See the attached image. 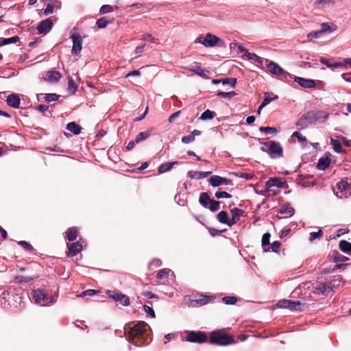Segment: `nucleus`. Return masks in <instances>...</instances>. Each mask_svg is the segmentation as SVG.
Returning <instances> with one entry per match:
<instances>
[{
    "mask_svg": "<svg viewBox=\"0 0 351 351\" xmlns=\"http://www.w3.org/2000/svg\"><path fill=\"white\" fill-rule=\"evenodd\" d=\"M178 161H174V162H165V163L160 165L158 169V173L161 174L167 171L171 170L173 168V165L176 164H178Z\"/></svg>",
    "mask_w": 351,
    "mask_h": 351,
    "instance_id": "c756f323",
    "label": "nucleus"
},
{
    "mask_svg": "<svg viewBox=\"0 0 351 351\" xmlns=\"http://www.w3.org/2000/svg\"><path fill=\"white\" fill-rule=\"evenodd\" d=\"M106 294L109 298L116 302H120L123 306L130 305V298L128 295L121 293L117 291H108Z\"/></svg>",
    "mask_w": 351,
    "mask_h": 351,
    "instance_id": "1a4fd4ad",
    "label": "nucleus"
},
{
    "mask_svg": "<svg viewBox=\"0 0 351 351\" xmlns=\"http://www.w3.org/2000/svg\"><path fill=\"white\" fill-rule=\"evenodd\" d=\"M149 325L143 321H140L130 328L128 332L127 339L136 346L148 343Z\"/></svg>",
    "mask_w": 351,
    "mask_h": 351,
    "instance_id": "f257e3e1",
    "label": "nucleus"
},
{
    "mask_svg": "<svg viewBox=\"0 0 351 351\" xmlns=\"http://www.w3.org/2000/svg\"><path fill=\"white\" fill-rule=\"evenodd\" d=\"M330 144L332 145L334 150L337 153L345 152V151L342 148L341 142L339 141L331 138L330 139Z\"/></svg>",
    "mask_w": 351,
    "mask_h": 351,
    "instance_id": "e433bc0d",
    "label": "nucleus"
},
{
    "mask_svg": "<svg viewBox=\"0 0 351 351\" xmlns=\"http://www.w3.org/2000/svg\"><path fill=\"white\" fill-rule=\"evenodd\" d=\"M230 212L232 214L231 223H232V226L237 223L239 217L244 216L245 214V211L243 210L238 208H232Z\"/></svg>",
    "mask_w": 351,
    "mask_h": 351,
    "instance_id": "5701e85b",
    "label": "nucleus"
},
{
    "mask_svg": "<svg viewBox=\"0 0 351 351\" xmlns=\"http://www.w3.org/2000/svg\"><path fill=\"white\" fill-rule=\"evenodd\" d=\"M69 251L66 252L68 257H73L82 250V245L79 241L67 244Z\"/></svg>",
    "mask_w": 351,
    "mask_h": 351,
    "instance_id": "2eb2a0df",
    "label": "nucleus"
},
{
    "mask_svg": "<svg viewBox=\"0 0 351 351\" xmlns=\"http://www.w3.org/2000/svg\"><path fill=\"white\" fill-rule=\"evenodd\" d=\"M267 69L270 73L275 75L281 76L285 75L287 76L289 75L285 70L281 68L277 63L272 61H270L267 64Z\"/></svg>",
    "mask_w": 351,
    "mask_h": 351,
    "instance_id": "ddd939ff",
    "label": "nucleus"
},
{
    "mask_svg": "<svg viewBox=\"0 0 351 351\" xmlns=\"http://www.w3.org/2000/svg\"><path fill=\"white\" fill-rule=\"evenodd\" d=\"M68 85V89L74 93L77 90V86L75 84V82L72 79H70L69 80Z\"/></svg>",
    "mask_w": 351,
    "mask_h": 351,
    "instance_id": "0e129e2a",
    "label": "nucleus"
},
{
    "mask_svg": "<svg viewBox=\"0 0 351 351\" xmlns=\"http://www.w3.org/2000/svg\"><path fill=\"white\" fill-rule=\"evenodd\" d=\"M111 22L107 17H101L97 20L96 25L98 28L103 29L106 27Z\"/></svg>",
    "mask_w": 351,
    "mask_h": 351,
    "instance_id": "4c0bfd02",
    "label": "nucleus"
},
{
    "mask_svg": "<svg viewBox=\"0 0 351 351\" xmlns=\"http://www.w3.org/2000/svg\"><path fill=\"white\" fill-rule=\"evenodd\" d=\"M322 35V32L320 30H319V31H315V32H310L308 34L307 37L311 40H312V38H319Z\"/></svg>",
    "mask_w": 351,
    "mask_h": 351,
    "instance_id": "680f3d73",
    "label": "nucleus"
},
{
    "mask_svg": "<svg viewBox=\"0 0 351 351\" xmlns=\"http://www.w3.org/2000/svg\"><path fill=\"white\" fill-rule=\"evenodd\" d=\"M169 269H162L158 271L156 278L159 280H165L167 279L169 276Z\"/></svg>",
    "mask_w": 351,
    "mask_h": 351,
    "instance_id": "c03bdc74",
    "label": "nucleus"
},
{
    "mask_svg": "<svg viewBox=\"0 0 351 351\" xmlns=\"http://www.w3.org/2000/svg\"><path fill=\"white\" fill-rule=\"evenodd\" d=\"M292 137H296L299 142L304 143H306V138L298 132H295L292 134Z\"/></svg>",
    "mask_w": 351,
    "mask_h": 351,
    "instance_id": "6e6d98bb",
    "label": "nucleus"
},
{
    "mask_svg": "<svg viewBox=\"0 0 351 351\" xmlns=\"http://www.w3.org/2000/svg\"><path fill=\"white\" fill-rule=\"evenodd\" d=\"M210 343L220 346H226L236 343L234 338L226 334L222 330L213 331L211 332Z\"/></svg>",
    "mask_w": 351,
    "mask_h": 351,
    "instance_id": "f03ea898",
    "label": "nucleus"
},
{
    "mask_svg": "<svg viewBox=\"0 0 351 351\" xmlns=\"http://www.w3.org/2000/svg\"><path fill=\"white\" fill-rule=\"evenodd\" d=\"M53 27V22L50 19L42 21L37 27L40 34H46Z\"/></svg>",
    "mask_w": 351,
    "mask_h": 351,
    "instance_id": "dca6fc26",
    "label": "nucleus"
},
{
    "mask_svg": "<svg viewBox=\"0 0 351 351\" xmlns=\"http://www.w3.org/2000/svg\"><path fill=\"white\" fill-rule=\"evenodd\" d=\"M219 208L220 202L213 199L210 200L207 207V208H209V210L212 212H215L218 210Z\"/></svg>",
    "mask_w": 351,
    "mask_h": 351,
    "instance_id": "ea45409f",
    "label": "nucleus"
},
{
    "mask_svg": "<svg viewBox=\"0 0 351 351\" xmlns=\"http://www.w3.org/2000/svg\"><path fill=\"white\" fill-rule=\"evenodd\" d=\"M154 131V128L151 127L147 131L140 132L135 138V142L139 143L140 142L147 139L151 135V133Z\"/></svg>",
    "mask_w": 351,
    "mask_h": 351,
    "instance_id": "bb28decb",
    "label": "nucleus"
},
{
    "mask_svg": "<svg viewBox=\"0 0 351 351\" xmlns=\"http://www.w3.org/2000/svg\"><path fill=\"white\" fill-rule=\"evenodd\" d=\"M278 306L281 308H289L291 311H302L304 306L299 301H292L290 300H282L278 302Z\"/></svg>",
    "mask_w": 351,
    "mask_h": 351,
    "instance_id": "6e6552de",
    "label": "nucleus"
},
{
    "mask_svg": "<svg viewBox=\"0 0 351 351\" xmlns=\"http://www.w3.org/2000/svg\"><path fill=\"white\" fill-rule=\"evenodd\" d=\"M235 176L241 178H244L247 180H252L254 177V175L252 173H247L243 172L236 173Z\"/></svg>",
    "mask_w": 351,
    "mask_h": 351,
    "instance_id": "603ef678",
    "label": "nucleus"
},
{
    "mask_svg": "<svg viewBox=\"0 0 351 351\" xmlns=\"http://www.w3.org/2000/svg\"><path fill=\"white\" fill-rule=\"evenodd\" d=\"M219 41V38L212 34L208 33L202 40V37H198L195 40L196 43H202L206 47H213Z\"/></svg>",
    "mask_w": 351,
    "mask_h": 351,
    "instance_id": "0eeeda50",
    "label": "nucleus"
},
{
    "mask_svg": "<svg viewBox=\"0 0 351 351\" xmlns=\"http://www.w3.org/2000/svg\"><path fill=\"white\" fill-rule=\"evenodd\" d=\"M259 130L261 132H264L266 134H274L277 132L276 128L273 127H261Z\"/></svg>",
    "mask_w": 351,
    "mask_h": 351,
    "instance_id": "5fc2aeb1",
    "label": "nucleus"
},
{
    "mask_svg": "<svg viewBox=\"0 0 351 351\" xmlns=\"http://www.w3.org/2000/svg\"><path fill=\"white\" fill-rule=\"evenodd\" d=\"M214 298H215L213 296H206L203 294H195L191 300V303L193 306H204Z\"/></svg>",
    "mask_w": 351,
    "mask_h": 351,
    "instance_id": "9d476101",
    "label": "nucleus"
},
{
    "mask_svg": "<svg viewBox=\"0 0 351 351\" xmlns=\"http://www.w3.org/2000/svg\"><path fill=\"white\" fill-rule=\"evenodd\" d=\"M221 83L223 85H230L231 87H234L237 84V79L234 77H226L221 79Z\"/></svg>",
    "mask_w": 351,
    "mask_h": 351,
    "instance_id": "79ce46f5",
    "label": "nucleus"
},
{
    "mask_svg": "<svg viewBox=\"0 0 351 351\" xmlns=\"http://www.w3.org/2000/svg\"><path fill=\"white\" fill-rule=\"evenodd\" d=\"M33 298L36 304H40L41 306L48 305L52 302L51 298L47 295L45 290L43 289L34 291Z\"/></svg>",
    "mask_w": 351,
    "mask_h": 351,
    "instance_id": "423d86ee",
    "label": "nucleus"
},
{
    "mask_svg": "<svg viewBox=\"0 0 351 351\" xmlns=\"http://www.w3.org/2000/svg\"><path fill=\"white\" fill-rule=\"evenodd\" d=\"M99 292V291H96L95 289H88V290H86V291H83L82 293H81V294L79 296H81V297H84V296H86V295L92 296V295H94L98 293Z\"/></svg>",
    "mask_w": 351,
    "mask_h": 351,
    "instance_id": "4d7b16f0",
    "label": "nucleus"
},
{
    "mask_svg": "<svg viewBox=\"0 0 351 351\" xmlns=\"http://www.w3.org/2000/svg\"><path fill=\"white\" fill-rule=\"evenodd\" d=\"M143 308L145 311L149 314L152 317L154 318L156 317L155 312L152 307L149 305H144Z\"/></svg>",
    "mask_w": 351,
    "mask_h": 351,
    "instance_id": "69168bd1",
    "label": "nucleus"
},
{
    "mask_svg": "<svg viewBox=\"0 0 351 351\" xmlns=\"http://www.w3.org/2000/svg\"><path fill=\"white\" fill-rule=\"evenodd\" d=\"M330 159L328 157H322L318 161L317 167L319 170H324L330 165Z\"/></svg>",
    "mask_w": 351,
    "mask_h": 351,
    "instance_id": "2f4dec72",
    "label": "nucleus"
},
{
    "mask_svg": "<svg viewBox=\"0 0 351 351\" xmlns=\"http://www.w3.org/2000/svg\"><path fill=\"white\" fill-rule=\"evenodd\" d=\"M217 95L219 97H227L228 99L232 98V97L237 95V93L234 91L230 92H218Z\"/></svg>",
    "mask_w": 351,
    "mask_h": 351,
    "instance_id": "8fccbe9b",
    "label": "nucleus"
},
{
    "mask_svg": "<svg viewBox=\"0 0 351 351\" xmlns=\"http://www.w3.org/2000/svg\"><path fill=\"white\" fill-rule=\"evenodd\" d=\"M215 197L217 199L221 198H231L232 195L226 191H218L215 193Z\"/></svg>",
    "mask_w": 351,
    "mask_h": 351,
    "instance_id": "bf43d9fd",
    "label": "nucleus"
},
{
    "mask_svg": "<svg viewBox=\"0 0 351 351\" xmlns=\"http://www.w3.org/2000/svg\"><path fill=\"white\" fill-rule=\"evenodd\" d=\"M35 277L33 276H16L14 279L19 283H28L34 280Z\"/></svg>",
    "mask_w": 351,
    "mask_h": 351,
    "instance_id": "58836bf2",
    "label": "nucleus"
},
{
    "mask_svg": "<svg viewBox=\"0 0 351 351\" xmlns=\"http://www.w3.org/2000/svg\"><path fill=\"white\" fill-rule=\"evenodd\" d=\"M278 98V95H274L273 93L267 92L265 93V98L261 105V108L267 106L271 101H274Z\"/></svg>",
    "mask_w": 351,
    "mask_h": 351,
    "instance_id": "c85d7f7f",
    "label": "nucleus"
},
{
    "mask_svg": "<svg viewBox=\"0 0 351 351\" xmlns=\"http://www.w3.org/2000/svg\"><path fill=\"white\" fill-rule=\"evenodd\" d=\"M308 123H307L306 120L304 119L303 115L295 123V126L298 130H304L308 126Z\"/></svg>",
    "mask_w": 351,
    "mask_h": 351,
    "instance_id": "37998d69",
    "label": "nucleus"
},
{
    "mask_svg": "<svg viewBox=\"0 0 351 351\" xmlns=\"http://www.w3.org/2000/svg\"><path fill=\"white\" fill-rule=\"evenodd\" d=\"M7 104L9 106L18 108L20 105V98L16 94H11L7 97Z\"/></svg>",
    "mask_w": 351,
    "mask_h": 351,
    "instance_id": "412c9836",
    "label": "nucleus"
},
{
    "mask_svg": "<svg viewBox=\"0 0 351 351\" xmlns=\"http://www.w3.org/2000/svg\"><path fill=\"white\" fill-rule=\"evenodd\" d=\"M19 245H20L21 247H23L25 250H26L27 251L32 252L34 250V247H32V245L29 243H28L25 241H19Z\"/></svg>",
    "mask_w": 351,
    "mask_h": 351,
    "instance_id": "864d4df0",
    "label": "nucleus"
},
{
    "mask_svg": "<svg viewBox=\"0 0 351 351\" xmlns=\"http://www.w3.org/2000/svg\"><path fill=\"white\" fill-rule=\"evenodd\" d=\"M211 199L208 193L204 192L201 193L199 202L204 207L207 208Z\"/></svg>",
    "mask_w": 351,
    "mask_h": 351,
    "instance_id": "f704fd0d",
    "label": "nucleus"
},
{
    "mask_svg": "<svg viewBox=\"0 0 351 351\" xmlns=\"http://www.w3.org/2000/svg\"><path fill=\"white\" fill-rule=\"evenodd\" d=\"M323 231L319 230L317 232H312L310 233L309 240L313 241L315 239H320L323 236Z\"/></svg>",
    "mask_w": 351,
    "mask_h": 351,
    "instance_id": "de8ad7c7",
    "label": "nucleus"
},
{
    "mask_svg": "<svg viewBox=\"0 0 351 351\" xmlns=\"http://www.w3.org/2000/svg\"><path fill=\"white\" fill-rule=\"evenodd\" d=\"M315 293L317 294L327 295L329 293L327 289L326 282H318L314 286Z\"/></svg>",
    "mask_w": 351,
    "mask_h": 351,
    "instance_id": "cd10ccee",
    "label": "nucleus"
},
{
    "mask_svg": "<svg viewBox=\"0 0 351 351\" xmlns=\"http://www.w3.org/2000/svg\"><path fill=\"white\" fill-rule=\"evenodd\" d=\"M189 70L194 72L195 73L203 76L204 75V70L199 66L195 65L189 68Z\"/></svg>",
    "mask_w": 351,
    "mask_h": 351,
    "instance_id": "49530a36",
    "label": "nucleus"
},
{
    "mask_svg": "<svg viewBox=\"0 0 351 351\" xmlns=\"http://www.w3.org/2000/svg\"><path fill=\"white\" fill-rule=\"evenodd\" d=\"M65 237L69 241H75L78 236V229L76 227L69 228L65 232Z\"/></svg>",
    "mask_w": 351,
    "mask_h": 351,
    "instance_id": "393cba45",
    "label": "nucleus"
},
{
    "mask_svg": "<svg viewBox=\"0 0 351 351\" xmlns=\"http://www.w3.org/2000/svg\"><path fill=\"white\" fill-rule=\"evenodd\" d=\"M60 95H56V93L46 94L45 96V101L47 102L55 101L58 99Z\"/></svg>",
    "mask_w": 351,
    "mask_h": 351,
    "instance_id": "09e8293b",
    "label": "nucleus"
},
{
    "mask_svg": "<svg viewBox=\"0 0 351 351\" xmlns=\"http://www.w3.org/2000/svg\"><path fill=\"white\" fill-rule=\"evenodd\" d=\"M304 119L306 120L307 123L313 124L322 119L326 120L328 119V114L326 112L323 110H311L303 114Z\"/></svg>",
    "mask_w": 351,
    "mask_h": 351,
    "instance_id": "20e7f679",
    "label": "nucleus"
},
{
    "mask_svg": "<svg viewBox=\"0 0 351 351\" xmlns=\"http://www.w3.org/2000/svg\"><path fill=\"white\" fill-rule=\"evenodd\" d=\"M71 38L73 41V47H72V53L75 55H78L82 49V36L77 34H73L71 36Z\"/></svg>",
    "mask_w": 351,
    "mask_h": 351,
    "instance_id": "9b49d317",
    "label": "nucleus"
},
{
    "mask_svg": "<svg viewBox=\"0 0 351 351\" xmlns=\"http://www.w3.org/2000/svg\"><path fill=\"white\" fill-rule=\"evenodd\" d=\"M194 141H195V138L193 137V135H192L191 134H190L187 136H185L182 137V142L185 144L190 143Z\"/></svg>",
    "mask_w": 351,
    "mask_h": 351,
    "instance_id": "e2e57ef3",
    "label": "nucleus"
},
{
    "mask_svg": "<svg viewBox=\"0 0 351 351\" xmlns=\"http://www.w3.org/2000/svg\"><path fill=\"white\" fill-rule=\"evenodd\" d=\"M66 129L77 135L81 132L82 128L75 122H70L66 125Z\"/></svg>",
    "mask_w": 351,
    "mask_h": 351,
    "instance_id": "473e14b6",
    "label": "nucleus"
},
{
    "mask_svg": "<svg viewBox=\"0 0 351 351\" xmlns=\"http://www.w3.org/2000/svg\"><path fill=\"white\" fill-rule=\"evenodd\" d=\"M343 279L340 276H337V278H335L334 279L328 281L326 282L327 289H328L329 292L331 291H333L335 289H337L340 286L343 285Z\"/></svg>",
    "mask_w": 351,
    "mask_h": 351,
    "instance_id": "6ab92c4d",
    "label": "nucleus"
},
{
    "mask_svg": "<svg viewBox=\"0 0 351 351\" xmlns=\"http://www.w3.org/2000/svg\"><path fill=\"white\" fill-rule=\"evenodd\" d=\"M294 81L300 86L306 88H314L316 86L315 80L300 77H295Z\"/></svg>",
    "mask_w": 351,
    "mask_h": 351,
    "instance_id": "a211bd4d",
    "label": "nucleus"
},
{
    "mask_svg": "<svg viewBox=\"0 0 351 351\" xmlns=\"http://www.w3.org/2000/svg\"><path fill=\"white\" fill-rule=\"evenodd\" d=\"M245 56H246L248 60H253L258 64L263 63V59L254 53H250L249 51H247Z\"/></svg>",
    "mask_w": 351,
    "mask_h": 351,
    "instance_id": "a19ab883",
    "label": "nucleus"
},
{
    "mask_svg": "<svg viewBox=\"0 0 351 351\" xmlns=\"http://www.w3.org/2000/svg\"><path fill=\"white\" fill-rule=\"evenodd\" d=\"M322 29H320V31L322 32V33L323 34L324 32H326V31H328L330 32H332L331 29H330V25H328V23H323L322 25Z\"/></svg>",
    "mask_w": 351,
    "mask_h": 351,
    "instance_id": "774afa93",
    "label": "nucleus"
},
{
    "mask_svg": "<svg viewBox=\"0 0 351 351\" xmlns=\"http://www.w3.org/2000/svg\"><path fill=\"white\" fill-rule=\"evenodd\" d=\"M339 249L345 253H351V243L346 241L341 240L339 244Z\"/></svg>",
    "mask_w": 351,
    "mask_h": 351,
    "instance_id": "72a5a7b5",
    "label": "nucleus"
},
{
    "mask_svg": "<svg viewBox=\"0 0 351 351\" xmlns=\"http://www.w3.org/2000/svg\"><path fill=\"white\" fill-rule=\"evenodd\" d=\"M211 173V171H190L188 172L187 176L192 178V179H202L206 178L208 176H209Z\"/></svg>",
    "mask_w": 351,
    "mask_h": 351,
    "instance_id": "a878e982",
    "label": "nucleus"
},
{
    "mask_svg": "<svg viewBox=\"0 0 351 351\" xmlns=\"http://www.w3.org/2000/svg\"><path fill=\"white\" fill-rule=\"evenodd\" d=\"M62 75L57 71H49L46 73L45 80L50 82H57L61 78Z\"/></svg>",
    "mask_w": 351,
    "mask_h": 351,
    "instance_id": "aec40b11",
    "label": "nucleus"
},
{
    "mask_svg": "<svg viewBox=\"0 0 351 351\" xmlns=\"http://www.w3.org/2000/svg\"><path fill=\"white\" fill-rule=\"evenodd\" d=\"M186 339L187 341L202 343L208 340V337L206 332L202 331H190L187 333Z\"/></svg>",
    "mask_w": 351,
    "mask_h": 351,
    "instance_id": "39448f33",
    "label": "nucleus"
},
{
    "mask_svg": "<svg viewBox=\"0 0 351 351\" xmlns=\"http://www.w3.org/2000/svg\"><path fill=\"white\" fill-rule=\"evenodd\" d=\"M217 218L218 221L223 224H226L229 227L232 226V223H231V219H229L228 213L226 211L222 210L217 214Z\"/></svg>",
    "mask_w": 351,
    "mask_h": 351,
    "instance_id": "b1692460",
    "label": "nucleus"
},
{
    "mask_svg": "<svg viewBox=\"0 0 351 351\" xmlns=\"http://www.w3.org/2000/svg\"><path fill=\"white\" fill-rule=\"evenodd\" d=\"M280 245V242L276 241L272 243V244L269 247V249L271 248V251L274 252H278Z\"/></svg>",
    "mask_w": 351,
    "mask_h": 351,
    "instance_id": "052dcab7",
    "label": "nucleus"
},
{
    "mask_svg": "<svg viewBox=\"0 0 351 351\" xmlns=\"http://www.w3.org/2000/svg\"><path fill=\"white\" fill-rule=\"evenodd\" d=\"M285 185V182L282 181V180L280 178H269L265 184L266 191H269L270 188L276 186L278 188H284Z\"/></svg>",
    "mask_w": 351,
    "mask_h": 351,
    "instance_id": "4468645a",
    "label": "nucleus"
},
{
    "mask_svg": "<svg viewBox=\"0 0 351 351\" xmlns=\"http://www.w3.org/2000/svg\"><path fill=\"white\" fill-rule=\"evenodd\" d=\"M53 8L54 6L51 3H48L44 12L45 14L49 15L50 14H52L53 12Z\"/></svg>",
    "mask_w": 351,
    "mask_h": 351,
    "instance_id": "338daca9",
    "label": "nucleus"
},
{
    "mask_svg": "<svg viewBox=\"0 0 351 351\" xmlns=\"http://www.w3.org/2000/svg\"><path fill=\"white\" fill-rule=\"evenodd\" d=\"M294 213L295 210L289 203L283 204L279 210V213L281 215H285V217H291Z\"/></svg>",
    "mask_w": 351,
    "mask_h": 351,
    "instance_id": "4be33fe9",
    "label": "nucleus"
},
{
    "mask_svg": "<svg viewBox=\"0 0 351 351\" xmlns=\"http://www.w3.org/2000/svg\"><path fill=\"white\" fill-rule=\"evenodd\" d=\"M20 40V38L19 36H13L8 38H0V47L5 45H9L11 43H16Z\"/></svg>",
    "mask_w": 351,
    "mask_h": 351,
    "instance_id": "c9c22d12",
    "label": "nucleus"
},
{
    "mask_svg": "<svg viewBox=\"0 0 351 351\" xmlns=\"http://www.w3.org/2000/svg\"><path fill=\"white\" fill-rule=\"evenodd\" d=\"M270 237L271 234L269 232L265 233L262 237L261 243L264 252L269 251Z\"/></svg>",
    "mask_w": 351,
    "mask_h": 351,
    "instance_id": "7c9ffc66",
    "label": "nucleus"
},
{
    "mask_svg": "<svg viewBox=\"0 0 351 351\" xmlns=\"http://www.w3.org/2000/svg\"><path fill=\"white\" fill-rule=\"evenodd\" d=\"M264 146L261 148L263 152H267L271 158L282 156L283 149L280 143L270 141L264 143Z\"/></svg>",
    "mask_w": 351,
    "mask_h": 351,
    "instance_id": "7ed1b4c3",
    "label": "nucleus"
},
{
    "mask_svg": "<svg viewBox=\"0 0 351 351\" xmlns=\"http://www.w3.org/2000/svg\"><path fill=\"white\" fill-rule=\"evenodd\" d=\"M222 300L226 304H234L237 302V298L234 296H226Z\"/></svg>",
    "mask_w": 351,
    "mask_h": 351,
    "instance_id": "3c124183",
    "label": "nucleus"
},
{
    "mask_svg": "<svg viewBox=\"0 0 351 351\" xmlns=\"http://www.w3.org/2000/svg\"><path fill=\"white\" fill-rule=\"evenodd\" d=\"M298 184L304 187H310L315 185V180L311 176L299 175L297 178Z\"/></svg>",
    "mask_w": 351,
    "mask_h": 351,
    "instance_id": "f3484780",
    "label": "nucleus"
},
{
    "mask_svg": "<svg viewBox=\"0 0 351 351\" xmlns=\"http://www.w3.org/2000/svg\"><path fill=\"white\" fill-rule=\"evenodd\" d=\"M215 115V113L213 111L206 110L202 114L200 119L202 120L212 119Z\"/></svg>",
    "mask_w": 351,
    "mask_h": 351,
    "instance_id": "a18cd8bd",
    "label": "nucleus"
},
{
    "mask_svg": "<svg viewBox=\"0 0 351 351\" xmlns=\"http://www.w3.org/2000/svg\"><path fill=\"white\" fill-rule=\"evenodd\" d=\"M113 11V8L110 5H104L101 7L99 12L101 14H106Z\"/></svg>",
    "mask_w": 351,
    "mask_h": 351,
    "instance_id": "13d9d810",
    "label": "nucleus"
},
{
    "mask_svg": "<svg viewBox=\"0 0 351 351\" xmlns=\"http://www.w3.org/2000/svg\"><path fill=\"white\" fill-rule=\"evenodd\" d=\"M208 182L213 187H217L219 186L221 184H226V185H232V181L231 180L220 177L219 176H211Z\"/></svg>",
    "mask_w": 351,
    "mask_h": 351,
    "instance_id": "f8f14e48",
    "label": "nucleus"
}]
</instances>
